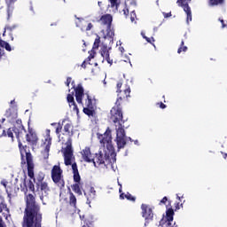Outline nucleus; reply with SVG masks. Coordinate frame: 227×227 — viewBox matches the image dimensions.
<instances>
[{
    "label": "nucleus",
    "mask_w": 227,
    "mask_h": 227,
    "mask_svg": "<svg viewBox=\"0 0 227 227\" xmlns=\"http://www.w3.org/2000/svg\"><path fill=\"white\" fill-rule=\"evenodd\" d=\"M19 148L21 155V164H26V162L33 160L31 154L27 152V146H24L22 145V143L19 142Z\"/></svg>",
    "instance_id": "9d476101"
},
{
    "label": "nucleus",
    "mask_w": 227,
    "mask_h": 227,
    "mask_svg": "<svg viewBox=\"0 0 227 227\" xmlns=\"http://www.w3.org/2000/svg\"><path fill=\"white\" fill-rule=\"evenodd\" d=\"M83 45L86 47V42L83 41Z\"/></svg>",
    "instance_id": "680f3d73"
},
{
    "label": "nucleus",
    "mask_w": 227,
    "mask_h": 227,
    "mask_svg": "<svg viewBox=\"0 0 227 227\" xmlns=\"http://www.w3.org/2000/svg\"><path fill=\"white\" fill-rule=\"evenodd\" d=\"M168 201V197H164L161 200L160 203H166Z\"/></svg>",
    "instance_id": "09e8293b"
},
{
    "label": "nucleus",
    "mask_w": 227,
    "mask_h": 227,
    "mask_svg": "<svg viewBox=\"0 0 227 227\" xmlns=\"http://www.w3.org/2000/svg\"><path fill=\"white\" fill-rule=\"evenodd\" d=\"M121 82L117 83V93H119L118 99L116 102V106H114L110 111L111 120L114 121V123H118L117 125H115L116 137L114 139L118 150L125 148L128 141H132V138L127 137V134L125 133V129L123 128V125H121V123L120 122L123 119V114H121V108H120L118 103L120 102V100H123L130 97V87L125 85L124 87H122L121 90Z\"/></svg>",
    "instance_id": "f257e3e1"
},
{
    "label": "nucleus",
    "mask_w": 227,
    "mask_h": 227,
    "mask_svg": "<svg viewBox=\"0 0 227 227\" xmlns=\"http://www.w3.org/2000/svg\"><path fill=\"white\" fill-rule=\"evenodd\" d=\"M3 56V50L0 49V58Z\"/></svg>",
    "instance_id": "4d7b16f0"
},
{
    "label": "nucleus",
    "mask_w": 227,
    "mask_h": 227,
    "mask_svg": "<svg viewBox=\"0 0 227 227\" xmlns=\"http://www.w3.org/2000/svg\"><path fill=\"white\" fill-rule=\"evenodd\" d=\"M122 12H123V14L127 16L129 13V9L125 5H123Z\"/></svg>",
    "instance_id": "ea45409f"
},
{
    "label": "nucleus",
    "mask_w": 227,
    "mask_h": 227,
    "mask_svg": "<svg viewBox=\"0 0 227 227\" xmlns=\"http://www.w3.org/2000/svg\"><path fill=\"white\" fill-rule=\"evenodd\" d=\"M74 182L75 184L72 185V189L74 192L81 196L82 194V184L81 183V177L79 181H74Z\"/></svg>",
    "instance_id": "aec40b11"
},
{
    "label": "nucleus",
    "mask_w": 227,
    "mask_h": 227,
    "mask_svg": "<svg viewBox=\"0 0 227 227\" xmlns=\"http://www.w3.org/2000/svg\"><path fill=\"white\" fill-rule=\"evenodd\" d=\"M182 198H184V196H179L178 194H176V200H178L179 201L182 200Z\"/></svg>",
    "instance_id": "3c124183"
},
{
    "label": "nucleus",
    "mask_w": 227,
    "mask_h": 227,
    "mask_svg": "<svg viewBox=\"0 0 227 227\" xmlns=\"http://www.w3.org/2000/svg\"><path fill=\"white\" fill-rule=\"evenodd\" d=\"M141 35H142L143 38H145V36H146V35H145V34L143 32L141 33Z\"/></svg>",
    "instance_id": "13d9d810"
},
{
    "label": "nucleus",
    "mask_w": 227,
    "mask_h": 227,
    "mask_svg": "<svg viewBox=\"0 0 227 227\" xmlns=\"http://www.w3.org/2000/svg\"><path fill=\"white\" fill-rule=\"evenodd\" d=\"M99 45L100 44L94 43V44H93V51H95V49H98Z\"/></svg>",
    "instance_id": "a18cd8bd"
},
{
    "label": "nucleus",
    "mask_w": 227,
    "mask_h": 227,
    "mask_svg": "<svg viewBox=\"0 0 227 227\" xmlns=\"http://www.w3.org/2000/svg\"><path fill=\"white\" fill-rule=\"evenodd\" d=\"M70 204L75 206V203H77V199L75 198V195L74 193L70 192Z\"/></svg>",
    "instance_id": "c85d7f7f"
},
{
    "label": "nucleus",
    "mask_w": 227,
    "mask_h": 227,
    "mask_svg": "<svg viewBox=\"0 0 227 227\" xmlns=\"http://www.w3.org/2000/svg\"><path fill=\"white\" fill-rule=\"evenodd\" d=\"M101 26H106V30H102L101 35L103 38L106 40L109 43H113V38H114V30L111 27L113 24V16L111 14H105L99 19Z\"/></svg>",
    "instance_id": "423d86ee"
},
{
    "label": "nucleus",
    "mask_w": 227,
    "mask_h": 227,
    "mask_svg": "<svg viewBox=\"0 0 227 227\" xmlns=\"http://www.w3.org/2000/svg\"><path fill=\"white\" fill-rule=\"evenodd\" d=\"M82 159L84 162H93V158L95 155L91 153V149L90 147H85L81 152Z\"/></svg>",
    "instance_id": "ddd939ff"
},
{
    "label": "nucleus",
    "mask_w": 227,
    "mask_h": 227,
    "mask_svg": "<svg viewBox=\"0 0 227 227\" xmlns=\"http://www.w3.org/2000/svg\"><path fill=\"white\" fill-rule=\"evenodd\" d=\"M66 84L68 87H70V84H71V88H75V83L72 82V78H67Z\"/></svg>",
    "instance_id": "473e14b6"
},
{
    "label": "nucleus",
    "mask_w": 227,
    "mask_h": 227,
    "mask_svg": "<svg viewBox=\"0 0 227 227\" xmlns=\"http://www.w3.org/2000/svg\"><path fill=\"white\" fill-rule=\"evenodd\" d=\"M72 130H74V126L72 125V122H67L64 125V132H66L67 136H70V134H72Z\"/></svg>",
    "instance_id": "393cba45"
},
{
    "label": "nucleus",
    "mask_w": 227,
    "mask_h": 227,
    "mask_svg": "<svg viewBox=\"0 0 227 227\" xmlns=\"http://www.w3.org/2000/svg\"><path fill=\"white\" fill-rule=\"evenodd\" d=\"M220 22L222 23V27H226V24H224V20L220 19Z\"/></svg>",
    "instance_id": "49530a36"
},
{
    "label": "nucleus",
    "mask_w": 227,
    "mask_h": 227,
    "mask_svg": "<svg viewBox=\"0 0 227 227\" xmlns=\"http://www.w3.org/2000/svg\"><path fill=\"white\" fill-rule=\"evenodd\" d=\"M223 157H224V159H226V157H227V154H224V156H223Z\"/></svg>",
    "instance_id": "0e129e2a"
},
{
    "label": "nucleus",
    "mask_w": 227,
    "mask_h": 227,
    "mask_svg": "<svg viewBox=\"0 0 227 227\" xmlns=\"http://www.w3.org/2000/svg\"><path fill=\"white\" fill-rule=\"evenodd\" d=\"M167 17H171V14H167Z\"/></svg>",
    "instance_id": "e2e57ef3"
},
{
    "label": "nucleus",
    "mask_w": 227,
    "mask_h": 227,
    "mask_svg": "<svg viewBox=\"0 0 227 227\" xmlns=\"http://www.w3.org/2000/svg\"><path fill=\"white\" fill-rule=\"evenodd\" d=\"M51 180L59 187H65V179L63 178V169L59 165H54L51 168Z\"/></svg>",
    "instance_id": "0eeeda50"
},
{
    "label": "nucleus",
    "mask_w": 227,
    "mask_h": 227,
    "mask_svg": "<svg viewBox=\"0 0 227 227\" xmlns=\"http://www.w3.org/2000/svg\"><path fill=\"white\" fill-rule=\"evenodd\" d=\"M121 52H123V48H120Z\"/></svg>",
    "instance_id": "052dcab7"
},
{
    "label": "nucleus",
    "mask_w": 227,
    "mask_h": 227,
    "mask_svg": "<svg viewBox=\"0 0 227 227\" xmlns=\"http://www.w3.org/2000/svg\"><path fill=\"white\" fill-rule=\"evenodd\" d=\"M134 145H139V141L134 140Z\"/></svg>",
    "instance_id": "864d4df0"
},
{
    "label": "nucleus",
    "mask_w": 227,
    "mask_h": 227,
    "mask_svg": "<svg viewBox=\"0 0 227 227\" xmlns=\"http://www.w3.org/2000/svg\"><path fill=\"white\" fill-rule=\"evenodd\" d=\"M187 51V46H184V41L181 42V47L178 49L177 53L180 54L182 52Z\"/></svg>",
    "instance_id": "7c9ffc66"
},
{
    "label": "nucleus",
    "mask_w": 227,
    "mask_h": 227,
    "mask_svg": "<svg viewBox=\"0 0 227 227\" xmlns=\"http://www.w3.org/2000/svg\"><path fill=\"white\" fill-rule=\"evenodd\" d=\"M6 42H4V41H3V40H0V47H3V48H4L5 47V45H6Z\"/></svg>",
    "instance_id": "37998d69"
},
{
    "label": "nucleus",
    "mask_w": 227,
    "mask_h": 227,
    "mask_svg": "<svg viewBox=\"0 0 227 227\" xmlns=\"http://www.w3.org/2000/svg\"><path fill=\"white\" fill-rule=\"evenodd\" d=\"M118 184H119V185H120V187H121V188L119 189V192L121 193V184L120 183H118Z\"/></svg>",
    "instance_id": "5fc2aeb1"
},
{
    "label": "nucleus",
    "mask_w": 227,
    "mask_h": 227,
    "mask_svg": "<svg viewBox=\"0 0 227 227\" xmlns=\"http://www.w3.org/2000/svg\"><path fill=\"white\" fill-rule=\"evenodd\" d=\"M67 102L72 112L79 115V108L77 107V105H75V101H74V94L67 95Z\"/></svg>",
    "instance_id": "dca6fc26"
},
{
    "label": "nucleus",
    "mask_w": 227,
    "mask_h": 227,
    "mask_svg": "<svg viewBox=\"0 0 227 227\" xmlns=\"http://www.w3.org/2000/svg\"><path fill=\"white\" fill-rule=\"evenodd\" d=\"M92 162L95 168H98V166L104 164L105 160L102 153H96V156H94Z\"/></svg>",
    "instance_id": "6ab92c4d"
},
{
    "label": "nucleus",
    "mask_w": 227,
    "mask_h": 227,
    "mask_svg": "<svg viewBox=\"0 0 227 227\" xmlns=\"http://www.w3.org/2000/svg\"><path fill=\"white\" fill-rule=\"evenodd\" d=\"M17 28V25H10L5 27L6 31H13V29Z\"/></svg>",
    "instance_id": "72a5a7b5"
},
{
    "label": "nucleus",
    "mask_w": 227,
    "mask_h": 227,
    "mask_svg": "<svg viewBox=\"0 0 227 227\" xmlns=\"http://www.w3.org/2000/svg\"><path fill=\"white\" fill-rule=\"evenodd\" d=\"M86 65H93V64H91V62H89V63H88V61H84V62L82 64V68H86Z\"/></svg>",
    "instance_id": "a19ab883"
},
{
    "label": "nucleus",
    "mask_w": 227,
    "mask_h": 227,
    "mask_svg": "<svg viewBox=\"0 0 227 227\" xmlns=\"http://www.w3.org/2000/svg\"><path fill=\"white\" fill-rule=\"evenodd\" d=\"M224 0H209L210 6H217V4H221Z\"/></svg>",
    "instance_id": "c756f323"
},
{
    "label": "nucleus",
    "mask_w": 227,
    "mask_h": 227,
    "mask_svg": "<svg viewBox=\"0 0 227 227\" xmlns=\"http://www.w3.org/2000/svg\"><path fill=\"white\" fill-rule=\"evenodd\" d=\"M191 0H177L178 6H182L184 9V12H185L187 18L186 22L189 24L191 20H192V12H191V7H189V4H187V2Z\"/></svg>",
    "instance_id": "9b49d317"
},
{
    "label": "nucleus",
    "mask_w": 227,
    "mask_h": 227,
    "mask_svg": "<svg viewBox=\"0 0 227 227\" xmlns=\"http://www.w3.org/2000/svg\"><path fill=\"white\" fill-rule=\"evenodd\" d=\"M4 49H6L9 52L12 51V46L8 43H6V44L4 47Z\"/></svg>",
    "instance_id": "4c0bfd02"
},
{
    "label": "nucleus",
    "mask_w": 227,
    "mask_h": 227,
    "mask_svg": "<svg viewBox=\"0 0 227 227\" xmlns=\"http://www.w3.org/2000/svg\"><path fill=\"white\" fill-rule=\"evenodd\" d=\"M130 20H131V22H134V20H136V12H130Z\"/></svg>",
    "instance_id": "c9c22d12"
},
{
    "label": "nucleus",
    "mask_w": 227,
    "mask_h": 227,
    "mask_svg": "<svg viewBox=\"0 0 227 227\" xmlns=\"http://www.w3.org/2000/svg\"><path fill=\"white\" fill-rule=\"evenodd\" d=\"M59 132V129H57V133Z\"/></svg>",
    "instance_id": "69168bd1"
},
{
    "label": "nucleus",
    "mask_w": 227,
    "mask_h": 227,
    "mask_svg": "<svg viewBox=\"0 0 227 227\" xmlns=\"http://www.w3.org/2000/svg\"><path fill=\"white\" fill-rule=\"evenodd\" d=\"M81 24H82V29L85 31H90L92 27H93V24L91 23H87L86 21L84 20H82L81 21Z\"/></svg>",
    "instance_id": "bb28decb"
},
{
    "label": "nucleus",
    "mask_w": 227,
    "mask_h": 227,
    "mask_svg": "<svg viewBox=\"0 0 227 227\" xmlns=\"http://www.w3.org/2000/svg\"><path fill=\"white\" fill-rule=\"evenodd\" d=\"M11 104H15V100H12V101H11Z\"/></svg>",
    "instance_id": "bf43d9fd"
},
{
    "label": "nucleus",
    "mask_w": 227,
    "mask_h": 227,
    "mask_svg": "<svg viewBox=\"0 0 227 227\" xmlns=\"http://www.w3.org/2000/svg\"><path fill=\"white\" fill-rule=\"evenodd\" d=\"M21 184H20V189L21 191H26V189H27V184H26V176H23V178L21 179Z\"/></svg>",
    "instance_id": "cd10ccee"
},
{
    "label": "nucleus",
    "mask_w": 227,
    "mask_h": 227,
    "mask_svg": "<svg viewBox=\"0 0 227 227\" xmlns=\"http://www.w3.org/2000/svg\"><path fill=\"white\" fill-rule=\"evenodd\" d=\"M27 164L28 176L33 179L35 178V172L33 171L35 165L33 164V160L27 161Z\"/></svg>",
    "instance_id": "5701e85b"
},
{
    "label": "nucleus",
    "mask_w": 227,
    "mask_h": 227,
    "mask_svg": "<svg viewBox=\"0 0 227 227\" xmlns=\"http://www.w3.org/2000/svg\"><path fill=\"white\" fill-rule=\"evenodd\" d=\"M98 139L106 148L105 151L106 160H109L111 164H114L116 162V153L114 152V145H113L111 129L107 128L103 135L98 134Z\"/></svg>",
    "instance_id": "7ed1b4c3"
},
{
    "label": "nucleus",
    "mask_w": 227,
    "mask_h": 227,
    "mask_svg": "<svg viewBox=\"0 0 227 227\" xmlns=\"http://www.w3.org/2000/svg\"><path fill=\"white\" fill-rule=\"evenodd\" d=\"M97 65H98L97 63H94V66H95V67H97Z\"/></svg>",
    "instance_id": "774afa93"
},
{
    "label": "nucleus",
    "mask_w": 227,
    "mask_h": 227,
    "mask_svg": "<svg viewBox=\"0 0 227 227\" xmlns=\"http://www.w3.org/2000/svg\"><path fill=\"white\" fill-rule=\"evenodd\" d=\"M64 157V163L66 166H71L74 174V181L79 182L81 176L79 175V169H77V164L75 163V156H74V150L72 149V142H67V146L62 149Z\"/></svg>",
    "instance_id": "39448f33"
},
{
    "label": "nucleus",
    "mask_w": 227,
    "mask_h": 227,
    "mask_svg": "<svg viewBox=\"0 0 227 227\" xmlns=\"http://www.w3.org/2000/svg\"><path fill=\"white\" fill-rule=\"evenodd\" d=\"M35 197L32 194L27 196V208L23 218V227H42V214L38 207H33Z\"/></svg>",
    "instance_id": "f03ea898"
},
{
    "label": "nucleus",
    "mask_w": 227,
    "mask_h": 227,
    "mask_svg": "<svg viewBox=\"0 0 227 227\" xmlns=\"http://www.w3.org/2000/svg\"><path fill=\"white\" fill-rule=\"evenodd\" d=\"M95 51L94 50H92L91 51H90V56H89V58H88V60L89 61H91V59H93V58H95Z\"/></svg>",
    "instance_id": "f704fd0d"
},
{
    "label": "nucleus",
    "mask_w": 227,
    "mask_h": 227,
    "mask_svg": "<svg viewBox=\"0 0 227 227\" xmlns=\"http://www.w3.org/2000/svg\"><path fill=\"white\" fill-rule=\"evenodd\" d=\"M141 208L142 215L145 218L146 223H148V221H152V219H153V211L152 210V207L146 204H143Z\"/></svg>",
    "instance_id": "f8f14e48"
},
{
    "label": "nucleus",
    "mask_w": 227,
    "mask_h": 227,
    "mask_svg": "<svg viewBox=\"0 0 227 227\" xmlns=\"http://www.w3.org/2000/svg\"><path fill=\"white\" fill-rule=\"evenodd\" d=\"M5 135L4 136H7L8 137H12V139H13V129H8L7 130L4 129Z\"/></svg>",
    "instance_id": "2f4dec72"
},
{
    "label": "nucleus",
    "mask_w": 227,
    "mask_h": 227,
    "mask_svg": "<svg viewBox=\"0 0 227 227\" xmlns=\"http://www.w3.org/2000/svg\"><path fill=\"white\" fill-rule=\"evenodd\" d=\"M27 141L31 145H36V143H38V136L36 135V132L30 129L27 135Z\"/></svg>",
    "instance_id": "a211bd4d"
},
{
    "label": "nucleus",
    "mask_w": 227,
    "mask_h": 227,
    "mask_svg": "<svg viewBox=\"0 0 227 227\" xmlns=\"http://www.w3.org/2000/svg\"><path fill=\"white\" fill-rule=\"evenodd\" d=\"M84 195L87 198L88 203L90 204L92 200H95L97 196V191H95V188L90 186L84 192Z\"/></svg>",
    "instance_id": "4468645a"
},
{
    "label": "nucleus",
    "mask_w": 227,
    "mask_h": 227,
    "mask_svg": "<svg viewBox=\"0 0 227 227\" xmlns=\"http://www.w3.org/2000/svg\"><path fill=\"white\" fill-rule=\"evenodd\" d=\"M3 212L4 217L8 221V217H10V211L8 207H6V204L4 202H0V213Z\"/></svg>",
    "instance_id": "412c9836"
},
{
    "label": "nucleus",
    "mask_w": 227,
    "mask_h": 227,
    "mask_svg": "<svg viewBox=\"0 0 227 227\" xmlns=\"http://www.w3.org/2000/svg\"><path fill=\"white\" fill-rule=\"evenodd\" d=\"M145 40H146V42H148L149 43H152V39H150L147 36H144Z\"/></svg>",
    "instance_id": "de8ad7c7"
},
{
    "label": "nucleus",
    "mask_w": 227,
    "mask_h": 227,
    "mask_svg": "<svg viewBox=\"0 0 227 227\" xmlns=\"http://www.w3.org/2000/svg\"><path fill=\"white\" fill-rule=\"evenodd\" d=\"M160 109H166V105H164V103H160Z\"/></svg>",
    "instance_id": "8fccbe9b"
},
{
    "label": "nucleus",
    "mask_w": 227,
    "mask_h": 227,
    "mask_svg": "<svg viewBox=\"0 0 227 227\" xmlns=\"http://www.w3.org/2000/svg\"><path fill=\"white\" fill-rule=\"evenodd\" d=\"M4 136H5L4 129H3V128L0 126V137H3Z\"/></svg>",
    "instance_id": "58836bf2"
},
{
    "label": "nucleus",
    "mask_w": 227,
    "mask_h": 227,
    "mask_svg": "<svg viewBox=\"0 0 227 227\" xmlns=\"http://www.w3.org/2000/svg\"><path fill=\"white\" fill-rule=\"evenodd\" d=\"M94 43H98V44H100V36H97V38L95 39V42Z\"/></svg>",
    "instance_id": "c03bdc74"
},
{
    "label": "nucleus",
    "mask_w": 227,
    "mask_h": 227,
    "mask_svg": "<svg viewBox=\"0 0 227 227\" xmlns=\"http://www.w3.org/2000/svg\"><path fill=\"white\" fill-rule=\"evenodd\" d=\"M119 6H120V0H109L107 10L111 13H116V12H118Z\"/></svg>",
    "instance_id": "f3484780"
},
{
    "label": "nucleus",
    "mask_w": 227,
    "mask_h": 227,
    "mask_svg": "<svg viewBox=\"0 0 227 227\" xmlns=\"http://www.w3.org/2000/svg\"><path fill=\"white\" fill-rule=\"evenodd\" d=\"M173 215H175L173 208L167 209L166 215L160 220L159 227H173Z\"/></svg>",
    "instance_id": "1a4fd4ad"
},
{
    "label": "nucleus",
    "mask_w": 227,
    "mask_h": 227,
    "mask_svg": "<svg viewBox=\"0 0 227 227\" xmlns=\"http://www.w3.org/2000/svg\"><path fill=\"white\" fill-rule=\"evenodd\" d=\"M7 118H11V120H15L17 118V108L12 106L5 113Z\"/></svg>",
    "instance_id": "4be33fe9"
},
{
    "label": "nucleus",
    "mask_w": 227,
    "mask_h": 227,
    "mask_svg": "<svg viewBox=\"0 0 227 227\" xmlns=\"http://www.w3.org/2000/svg\"><path fill=\"white\" fill-rule=\"evenodd\" d=\"M100 54L107 61L108 65H113V59L109 58V48L107 45L101 46Z\"/></svg>",
    "instance_id": "2eb2a0df"
},
{
    "label": "nucleus",
    "mask_w": 227,
    "mask_h": 227,
    "mask_svg": "<svg viewBox=\"0 0 227 227\" xmlns=\"http://www.w3.org/2000/svg\"><path fill=\"white\" fill-rule=\"evenodd\" d=\"M17 0H7V3H15Z\"/></svg>",
    "instance_id": "603ef678"
},
{
    "label": "nucleus",
    "mask_w": 227,
    "mask_h": 227,
    "mask_svg": "<svg viewBox=\"0 0 227 227\" xmlns=\"http://www.w3.org/2000/svg\"><path fill=\"white\" fill-rule=\"evenodd\" d=\"M2 184H3L4 187H5V189H6V182H2Z\"/></svg>",
    "instance_id": "6e6d98bb"
},
{
    "label": "nucleus",
    "mask_w": 227,
    "mask_h": 227,
    "mask_svg": "<svg viewBox=\"0 0 227 227\" xmlns=\"http://www.w3.org/2000/svg\"><path fill=\"white\" fill-rule=\"evenodd\" d=\"M121 200H129V201H136V197H132V195L129 192L125 193H121L120 195Z\"/></svg>",
    "instance_id": "a878e982"
},
{
    "label": "nucleus",
    "mask_w": 227,
    "mask_h": 227,
    "mask_svg": "<svg viewBox=\"0 0 227 227\" xmlns=\"http://www.w3.org/2000/svg\"><path fill=\"white\" fill-rule=\"evenodd\" d=\"M180 207H184V204H180V202L175 204L176 210H180Z\"/></svg>",
    "instance_id": "e433bc0d"
},
{
    "label": "nucleus",
    "mask_w": 227,
    "mask_h": 227,
    "mask_svg": "<svg viewBox=\"0 0 227 227\" xmlns=\"http://www.w3.org/2000/svg\"><path fill=\"white\" fill-rule=\"evenodd\" d=\"M82 227H89L88 225H83Z\"/></svg>",
    "instance_id": "338daca9"
},
{
    "label": "nucleus",
    "mask_w": 227,
    "mask_h": 227,
    "mask_svg": "<svg viewBox=\"0 0 227 227\" xmlns=\"http://www.w3.org/2000/svg\"><path fill=\"white\" fill-rule=\"evenodd\" d=\"M74 91L76 102H78V104H82V98L84 99V114H87L90 118L95 116V109H97V106H95V101L91 99L88 94H84V90L81 85H78V87L74 89Z\"/></svg>",
    "instance_id": "20e7f679"
},
{
    "label": "nucleus",
    "mask_w": 227,
    "mask_h": 227,
    "mask_svg": "<svg viewBox=\"0 0 227 227\" xmlns=\"http://www.w3.org/2000/svg\"><path fill=\"white\" fill-rule=\"evenodd\" d=\"M51 145H52V138H51V129L44 131L43 144L41 145L42 155L43 159H49V152H51Z\"/></svg>",
    "instance_id": "6e6552de"
},
{
    "label": "nucleus",
    "mask_w": 227,
    "mask_h": 227,
    "mask_svg": "<svg viewBox=\"0 0 227 227\" xmlns=\"http://www.w3.org/2000/svg\"><path fill=\"white\" fill-rule=\"evenodd\" d=\"M38 187H39L40 191H42V192H44L45 195L49 194V191H51L49 189V184H47V183H45V182L40 183L38 184Z\"/></svg>",
    "instance_id": "b1692460"
},
{
    "label": "nucleus",
    "mask_w": 227,
    "mask_h": 227,
    "mask_svg": "<svg viewBox=\"0 0 227 227\" xmlns=\"http://www.w3.org/2000/svg\"><path fill=\"white\" fill-rule=\"evenodd\" d=\"M0 227H6V223L3 221V218L0 217Z\"/></svg>",
    "instance_id": "79ce46f5"
}]
</instances>
